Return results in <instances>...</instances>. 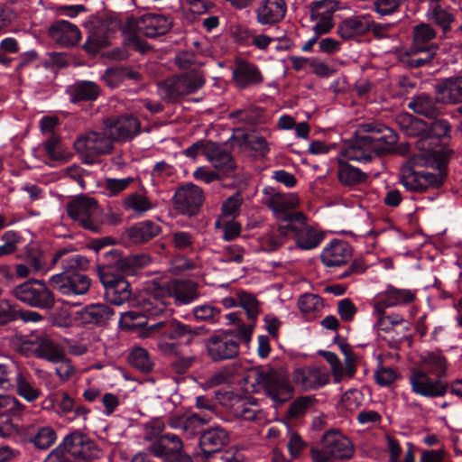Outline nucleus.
<instances>
[{
  "label": "nucleus",
  "instance_id": "nucleus-28",
  "mask_svg": "<svg viewBox=\"0 0 462 462\" xmlns=\"http://www.w3.org/2000/svg\"><path fill=\"white\" fill-rule=\"evenodd\" d=\"M229 441L227 431L220 427L211 428L199 437V448L205 458L219 452Z\"/></svg>",
  "mask_w": 462,
  "mask_h": 462
},
{
  "label": "nucleus",
  "instance_id": "nucleus-61",
  "mask_svg": "<svg viewBox=\"0 0 462 462\" xmlns=\"http://www.w3.org/2000/svg\"><path fill=\"white\" fill-rule=\"evenodd\" d=\"M243 199L239 193H236L235 195L226 199L221 207L222 216L225 217L235 218L238 216L240 207L242 205Z\"/></svg>",
  "mask_w": 462,
  "mask_h": 462
},
{
  "label": "nucleus",
  "instance_id": "nucleus-23",
  "mask_svg": "<svg viewBox=\"0 0 462 462\" xmlns=\"http://www.w3.org/2000/svg\"><path fill=\"white\" fill-rule=\"evenodd\" d=\"M352 256L351 245L343 240L331 241L321 253V261L327 267H337L346 264Z\"/></svg>",
  "mask_w": 462,
  "mask_h": 462
},
{
  "label": "nucleus",
  "instance_id": "nucleus-25",
  "mask_svg": "<svg viewBox=\"0 0 462 462\" xmlns=\"http://www.w3.org/2000/svg\"><path fill=\"white\" fill-rule=\"evenodd\" d=\"M287 12L285 0H263L255 10L256 21L262 25L281 22Z\"/></svg>",
  "mask_w": 462,
  "mask_h": 462
},
{
  "label": "nucleus",
  "instance_id": "nucleus-15",
  "mask_svg": "<svg viewBox=\"0 0 462 462\" xmlns=\"http://www.w3.org/2000/svg\"><path fill=\"white\" fill-rule=\"evenodd\" d=\"M104 125L115 142H125L134 138L140 133L141 124L133 116L107 117L103 120Z\"/></svg>",
  "mask_w": 462,
  "mask_h": 462
},
{
  "label": "nucleus",
  "instance_id": "nucleus-33",
  "mask_svg": "<svg viewBox=\"0 0 462 462\" xmlns=\"http://www.w3.org/2000/svg\"><path fill=\"white\" fill-rule=\"evenodd\" d=\"M66 93L71 103L79 104L97 100L101 94V88L94 81L79 80L69 85Z\"/></svg>",
  "mask_w": 462,
  "mask_h": 462
},
{
  "label": "nucleus",
  "instance_id": "nucleus-21",
  "mask_svg": "<svg viewBox=\"0 0 462 462\" xmlns=\"http://www.w3.org/2000/svg\"><path fill=\"white\" fill-rule=\"evenodd\" d=\"M164 289L177 306L190 304L199 296L198 284L190 280L171 281Z\"/></svg>",
  "mask_w": 462,
  "mask_h": 462
},
{
  "label": "nucleus",
  "instance_id": "nucleus-53",
  "mask_svg": "<svg viewBox=\"0 0 462 462\" xmlns=\"http://www.w3.org/2000/svg\"><path fill=\"white\" fill-rule=\"evenodd\" d=\"M287 240L278 226H273L263 237L262 246L265 251L273 252L281 247Z\"/></svg>",
  "mask_w": 462,
  "mask_h": 462
},
{
  "label": "nucleus",
  "instance_id": "nucleus-32",
  "mask_svg": "<svg viewBox=\"0 0 462 462\" xmlns=\"http://www.w3.org/2000/svg\"><path fill=\"white\" fill-rule=\"evenodd\" d=\"M49 34L54 42L64 47L74 46L80 40L79 29L65 20L54 23L50 27Z\"/></svg>",
  "mask_w": 462,
  "mask_h": 462
},
{
  "label": "nucleus",
  "instance_id": "nucleus-46",
  "mask_svg": "<svg viewBox=\"0 0 462 462\" xmlns=\"http://www.w3.org/2000/svg\"><path fill=\"white\" fill-rule=\"evenodd\" d=\"M31 375L18 370L15 374V384L17 393L29 402H35L41 395V391L34 387L30 381Z\"/></svg>",
  "mask_w": 462,
  "mask_h": 462
},
{
  "label": "nucleus",
  "instance_id": "nucleus-37",
  "mask_svg": "<svg viewBox=\"0 0 462 462\" xmlns=\"http://www.w3.org/2000/svg\"><path fill=\"white\" fill-rule=\"evenodd\" d=\"M107 254L115 257V268L122 274L126 275L133 274L136 270L149 265L152 262V258L145 254H134L124 258L119 256L116 250H111Z\"/></svg>",
  "mask_w": 462,
  "mask_h": 462
},
{
  "label": "nucleus",
  "instance_id": "nucleus-7",
  "mask_svg": "<svg viewBox=\"0 0 462 462\" xmlns=\"http://www.w3.org/2000/svg\"><path fill=\"white\" fill-rule=\"evenodd\" d=\"M67 213L85 229L97 233L100 210L97 202L88 196H79L67 205Z\"/></svg>",
  "mask_w": 462,
  "mask_h": 462
},
{
  "label": "nucleus",
  "instance_id": "nucleus-18",
  "mask_svg": "<svg viewBox=\"0 0 462 462\" xmlns=\"http://www.w3.org/2000/svg\"><path fill=\"white\" fill-rule=\"evenodd\" d=\"M414 291L408 289H398L389 285L374 301V313L383 314L385 309L411 303L415 300Z\"/></svg>",
  "mask_w": 462,
  "mask_h": 462
},
{
  "label": "nucleus",
  "instance_id": "nucleus-17",
  "mask_svg": "<svg viewBox=\"0 0 462 462\" xmlns=\"http://www.w3.org/2000/svg\"><path fill=\"white\" fill-rule=\"evenodd\" d=\"M207 351L213 361L232 359L239 353V341L229 334L213 336L207 342Z\"/></svg>",
  "mask_w": 462,
  "mask_h": 462
},
{
  "label": "nucleus",
  "instance_id": "nucleus-19",
  "mask_svg": "<svg viewBox=\"0 0 462 462\" xmlns=\"http://www.w3.org/2000/svg\"><path fill=\"white\" fill-rule=\"evenodd\" d=\"M293 382L303 390H315L329 382V374L325 367L303 366L294 370Z\"/></svg>",
  "mask_w": 462,
  "mask_h": 462
},
{
  "label": "nucleus",
  "instance_id": "nucleus-22",
  "mask_svg": "<svg viewBox=\"0 0 462 462\" xmlns=\"http://www.w3.org/2000/svg\"><path fill=\"white\" fill-rule=\"evenodd\" d=\"M450 131V125L447 120H434L430 126V134L423 136L416 141L418 150L424 152L425 155L436 158L440 150L437 149L435 144L439 140L446 136Z\"/></svg>",
  "mask_w": 462,
  "mask_h": 462
},
{
  "label": "nucleus",
  "instance_id": "nucleus-2",
  "mask_svg": "<svg viewBox=\"0 0 462 462\" xmlns=\"http://www.w3.org/2000/svg\"><path fill=\"white\" fill-rule=\"evenodd\" d=\"M73 148L82 163L92 165L100 157L110 154L115 146L111 134L103 124L99 130H87L79 134Z\"/></svg>",
  "mask_w": 462,
  "mask_h": 462
},
{
  "label": "nucleus",
  "instance_id": "nucleus-50",
  "mask_svg": "<svg viewBox=\"0 0 462 462\" xmlns=\"http://www.w3.org/2000/svg\"><path fill=\"white\" fill-rule=\"evenodd\" d=\"M24 263L32 269V273H46L49 270L44 254L36 247H31L26 251Z\"/></svg>",
  "mask_w": 462,
  "mask_h": 462
},
{
  "label": "nucleus",
  "instance_id": "nucleus-12",
  "mask_svg": "<svg viewBox=\"0 0 462 462\" xmlns=\"http://www.w3.org/2000/svg\"><path fill=\"white\" fill-rule=\"evenodd\" d=\"M263 193L262 203L272 211L276 220L298 212L296 208L300 205V199L296 194L277 192L272 187H265Z\"/></svg>",
  "mask_w": 462,
  "mask_h": 462
},
{
  "label": "nucleus",
  "instance_id": "nucleus-30",
  "mask_svg": "<svg viewBox=\"0 0 462 462\" xmlns=\"http://www.w3.org/2000/svg\"><path fill=\"white\" fill-rule=\"evenodd\" d=\"M111 307L106 304L96 303L87 305L76 312V319L82 324L102 326L106 324L114 316Z\"/></svg>",
  "mask_w": 462,
  "mask_h": 462
},
{
  "label": "nucleus",
  "instance_id": "nucleus-57",
  "mask_svg": "<svg viewBox=\"0 0 462 462\" xmlns=\"http://www.w3.org/2000/svg\"><path fill=\"white\" fill-rule=\"evenodd\" d=\"M337 0H320L311 4L312 16H325L333 18L336 11L340 9Z\"/></svg>",
  "mask_w": 462,
  "mask_h": 462
},
{
  "label": "nucleus",
  "instance_id": "nucleus-10",
  "mask_svg": "<svg viewBox=\"0 0 462 462\" xmlns=\"http://www.w3.org/2000/svg\"><path fill=\"white\" fill-rule=\"evenodd\" d=\"M409 383L411 392L426 398H437L444 396L448 389V383L440 378H431L422 368H413L409 374Z\"/></svg>",
  "mask_w": 462,
  "mask_h": 462
},
{
  "label": "nucleus",
  "instance_id": "nucleus-40",
  "mask_svg": "<svg viewBox=\"0 0 462 462\" xmlns=\"http://www.w3.org/2000/svg\"><path fill=\"white\" fill-rule=\"evenodd\" d=\"M420 365L428 374L441 380L447 376L448 361L439 352H427L420 356Z\"/></svg>",
  "mask_w": 462,
  "mask_h": 462
},
{
  "label": "nucleus",
  "instance_id": "nucleus-52",
  "mask_svg": "<svg viewBox=\"0 0 462 462\" xmlns=\"http://www.w3.org/2000/svg\"><path fill=\"white\" fill-rule=\"evenodd\" d=\"M149 316L140 310H130L121 313L120 325L128 329H134L136 328L143 327L147 324Z\"/></svg>",
  "mask_w": 462,
  "mask_h": 462
},
{
  "label": "nucleus",
  "instance_id": "nucleus-16",
  "mask_svg": "<svg viewBox=\"0 0 462 462\" xmlns=\"http://www.w3.org/2000/svg\"><path fill=\"white\" fill-rule=\"evenodd\" d=\"M167 300L168 296L164 287L152 282L145 288L140 296V309L149 317H157L167 310Z\"/></svg>",
  "mask_w": 462,
  "mask_h": 462
},
{
  "label": "nucleus",
  "instance_id": "nucleus-24",
  "mask_svg": "<svg viewBox=\"0 0 462 462\" xmlns=\"http://www.w3.org/2000/svg\"><path fill=\"white\" fill-rule=\"evenodd\" d=\"M210 417L199 413L183 415H171L168 424L172 429H180L188 439L194 438L199 431L201 426L209 422Z\"/></svg>",
  "mask_w": 462,
  "mask_h": 462
},
{
  "label": "nucleus",
  "instance_id": "nucleus-42",
  "mask_svg": "<svg viewBox=\"0 0 462 462\" xmlns=\"http://www.w3.org/2000/svg\"><path fill=\"white\" fill-rule=\"evenodd\" d=\"M69 250L63 248L56 252L51 262L56 264L61 261L63 272H77L78 270H86L88 266L87 258L80 254H69Z\"/></svg>",
  "mask_w": 462,
  "mask_h": 462
},
{
  "label": "nucleus",
  "instance_id": "nucleus-63",
  "mask_svg": "<svg viewBox=\"0 0 462 462\" xmlns=\"http://www.w3.org/2000/svg\"><path fill=\"white\" fill-rule=\"evenodd\" d=\"M397 378L398 374L392 367L381 366L374 374V379L381 386H389L393 383Z\"/></svg>",
  "mask_w": 462,
  "mask_h": 462
},
{
  "label": "nucleus",
  "instance_id": "nucleus-51",
  "mask_svg": "<svg viewBox=\"0 0 462 462\" xmlns=\"http://www.w3.org/2000/svg\"><path fill=\"white\" fill-rule=\"evenodd\" d=\"M238 305L246 312L247 318L251 322H254L260 312L259 302L256 298L247 292L237 293Z\"/></svg>",
  "mask_w": 462,
  "mask_h": 462
},
{
  "label": "nucleus",
  "instance_id": "nucleus-11",
  "mask_svg": "<svg viewBox=\"0 0 462 462\" xmlns=\"http://www.w3.org/2000/svg\"><path fill=\"white\" fill-rule=\"evenodd\" d=\"M49 283L59 293L68 297L86 294L90 288V279L79 272H62L52 275Z\"/></svg>",
  "mask_w": 462,
  "mask_h": 462
},
{
  "label": "nucleus",
  "instance_id": "nucleus-5",
  "mask_svg": "<svg viewBox=\"0 0 462 462\" xmlns=\"http://www.w3.org/2000/svg\"><path fill=\"white\" fill-rule=\"evenodd\" d=\"M12 294L20 301L40 309H51L55 299L51 291L42 280H30L12 291Z\"/></svg>",
  "mask_w": 462,
  "mask_h": 462
},
{
  "label": "nucleus",
  "instance_id": "nucleus-31",
  "mask_svg": "<svg viewBox=\"0 0 462 462\" xmlns=\"http://www.w3.org/2000/svg\"><path fill=\"white\" fill-rule=\"evenodd\" d=\"M437 36L434 27L428 23H420L412 29V43L411 53L420 54L421 51L435 47L434 51L439 50V44L433 40Z\"/></svg>",
  "mask_w": 462,
  "mask_h": 462
},
{
  "label": "nucleus",
  "instance_id": "nucleus-35",
  "mask_svg": "<svg viewBox=\"0 0 462 462\" xmlns=\"http://www.w3.org/2000/svg\"><path fill=\"white\" fill-rule=\"evenodd\" d=\"M206 157L212 166L223 174H229L236 169L231 153L216 143H209L206 148Z\"/></svg>",
  "mask_w": 462,
  "mask_h": 462
},
{
  "label": "nucleus",
  "instance_id": "nucleus-14",
  "mask_svg": "<svg viewBox=\"0 0 462 462\" xmlns=\"http://www.w3.org/2000/svg\"><path fill=\"white\" fill-rule=\"evenodd\" d=\"M175 209L183 215H196L204 201L202 189L192 184H187L180 187L173 198Z\"/></svg>",
  "mask_w": 462,
  "mask_h": 462
},
{
  "label": "nucleus",
  "instance_id": "nucleus-59",
  "mask_svg": "<svg viewBox=\"0 0 462 462\" xmlns=\"http://www.w3.org/2000/svg\"><path fill=\"white\" fill-rule=\"evenodd\" d=\"M316 400L311 396H301L294 400L289 407L288 413L292 418H298L314 405Z\"/></svg>",
  "mask_w": 462,
  "mask_h": 462
},
{
  "label": "nucleus",
  "instance_id": "nucleus-34",
  "mask_svg": "<svg viewBox=\"0 0 462 462\" xmlns=\"http://www.w3.org/2000/svg\"><path fill=\"white\" fill-rule=\"evenodd\" d=\"M437 98L442 103L457 104L462 102V76L451 77L439 81L435 86Z\"/></svg>",
  "mask_w": 462,
  "mask_h": 462
},
{
  "label": "nucleus",
  "instance_id": "nucleus-4",
  "mask_svg": "<svg viewBox=\"0 0 462 462\" xmlns=\"http://www.w3.org/2000/svg\"><path fill=\"white\" fill-rule=\"evenodd\" d=\"M420 159L414 156L410 162L402 170L401 182L411 191L422 192L429 188H439L443 183V175L440 171L430 172L427 169H420Z\"/></svg>",
  "mask_w": 462,
  "mask_h": 462
},
{
  "label": "nucleus",
  "instance_id": "nucleus-62",
  "mask_svg": "<svg viewBox=\"0 0 462 462\" xmlns=\"http://www.w3.org/2000/svg\"><path fill=\"white\" fill-rule=\"evenodd\" d=\"M434 48L435 47H431V49L423 50L420 54L411 53L408 61L409 65L412 68H420L430 63L438 51H434Z\"/></svg>",
  "mask_w": 462,
  "mask_h": 462
},
{
  "label": "nucleus",
  "instance_id": "nucleus-8",
  "mask_svg": "<svg viewBox=\"0 0 462 462\" xmlns=\"http://www.w3.org/2000/svg\"><path fill=\"white\" fill-rule=\"evenodd\" d=\"M20 351L25 355H34L38 358L53 364L62 361L65 354L63 347L45 334L32 335L23 339L20 345Z\"/></svg>",
  "mask_w": 462,
  "mask_h": 462
},
{
  "label": "nucleus",
  "instance_id": "nucleus-3",
  "mask_svg": "<svg viewBox=\"0 0 462 462\" xmlns=\"http://www.w3.org/2000/svg\"><path fill=\"white\" fill-rule=\"evenodd\" d=\"M252 376L254 384L276 405L288 402L293 396V387L289 376L282 368H257L252 372Z\"/></svg>",
  "mask_w": 462,
  "mask_h": 462
},
{
  "label": "nucleus",
  "instance_id": "nucleus-60",
  "mask_svg": "<svg viewBox=\"0 0 462 462\" xmlns=\"http://www.w3.org/2000/svg\"><path fill=\"white\" fill-rule=\"evenodd\" d=\"M236 368L233 365H226L215 372L208 379V383L211 387L229 383L235 374Z\"/></svg>",
  "mask_w": 462,
  "mask_h": 462
},
{
  "label": "nucleus",
  "instance_id": "nucleus-55",
  "mask_svg": "<svg viewBox=\"0 0 462 462\" xmlns=\"http://www.w3.org/2000/svg\"><path fill=\"white\" fill-rule=\"evenodd\" d=\"M193 315L198 321L217 322L220 316V310L211 304L199 305L193 308Z\"/></svg>",
  "mask_w": 462,
  "mask_h": 462
},
{
  "label": "nucleus",
  "instance_id": "nucleus-20",
  "mask_svg": "<svg viewBox=\"0 0 462 462\" xmlns=\"http://www.w3.org/2000/svg\"><path fill=\"white\" fill-rule=\"evenodd\" d=\"M147 332L149 335L160 333L170 339L184 338L188 343L197 335L196 331L189 325L174 319L154 323L148 327Z\"/></svg>",
  "mask_w": 462,
  "mask_h": 462
},
{
  "label": "nucleus",
  "instance_id": "nucleus-58",
  "mask_svg": "<svg viewBox=\"0 0 462 462\" xmlns=\"http://www.w3.org/2000/svg\"><path fill=\"white\" fill-rule=\"evenodd\" d=\"M134 181V179L132 177L124 179L106 178L104 180V189L109 196H116L125 190Z\"/></svg>",
  "mask_w": 462,
  "mask_h": 462
},
{
  "label": "nucleus",
  "instance_id": "nucleus-6",
  "mask_svg": "<svg viewBox=\"0 0 462 462\" xmlns=\"http://www.w3.org/2000/svg\"><path fill=\"white\" fill-rule=\"evenodd\" d=\"M205 79L200 72H187L162 82L160 88L163 99L176 101L179 97L197 92Z\"/></svg>",
  "mask_w": 462,
  "mask_h": 462
},
{
  "label": "nucleus",
  "instance_id": "nucleus-13",
  "mask_svg": "<svg viewBox=\"0 0 462 462\" xmlns=\"http://www.w3.org/2000/svg\"><path fill=\"white\" fill-rule=\"evenodd\" d=\"M173 25V20L169 15L146 14L141 16L137 21L129 18L127 26L135 29L137 34H142L149 38H154L167 33Z\"/></svg>",
  "mask_w": 462,
  "mask_h": 462
},
{
  "label": "nucleus",
  "instance_id": "nucleus-64",
  "mask_svg": "<svg viewBox=\"0 0 462 462\" xmlns=\"http://www.w3.org/2000/svg\"><path fill=\"white\" fill-rule=\"evenodd\" d=\"M310 455L313 462H335L337 460L326 445L322 443V440L319 445L310 448Z\"/></svg>",
  "mask_w": 462,
  "mask_h": 462
},
{
  "label": "nucleus",
  "instance_id": "nucleus-56",
  "mask_svg": "<svg viewBox=\"0 0 462 462\" xmlns=\"http://www.w3.org/2000/svg\"><path fill=\"white\" fill-rule=\"evenodd\" d=\"M171 243L176 250L192 252L194 250V236L186 231H176L171 233Z\"/></svg>",
  "mask_w": 462,
  "mask_h": 462
},
{
  "label": "nucleus",
  "instance_id": "nucleus-48",
  "mask_svg": "<svg viewBox=\"0 0 462 462\" xmlns=\"http://www.w3.org/2000/svg\"><path fill=\"white\" fill-rule=\"evenodd\" d=\"M123 208L126 211H133L142 215L152 208L150 199L143 192H133L128 194L123 200Z\"/></svg>",
  "mask_w": 462,
  "mask_h": 462
},
{
  "label": "nucleus",
  "instance_id": "nucleus-26",
  "mask_svg": "<svg viewBox=\"0 0 462 462\" xmlns=\"http://www.w3.org/2000/svg\"><path fill=\"white\" fill-rule=\"evenodd\" d=\"M321 440L337 460L349 459L354 456L355 450L352 443L338 430H328L324 433Z\"/></svg>",
  "mask_w": 462,
  "mask_h": 462
},
{
  "label": "nucleus",
  "instance_id": "nucleus-1",
  "mask_svg": "<svg viewBox=\"0 0 462 462\" xmlns=\"http://www.w3.org/2000/svg\"><path fill=\"white\" fill-rule=\"evenodd\" d=\"M397 142L398 136L391 128L368 123L360 126L357 136L345 143L340 154L349 161L369 162L392 152Z\"/></svg>",
  "mask_w": 462,
  "mask_h": 462
},
{
  "label": "nucleus",
  "instance_id": "nucleus-54",
  "mask_svg": "<svg viewBox=\"0 0 462 462\" xmlns=\"http://www.w3.org/2000/svg\"><path fill=\"white\" fill-rule=\"evenodd\" d=\"M130 364L143 372H150L152 369V362L148 352L143 348L134 349L129 356Z\"/></svg>",
  "mask_w": 462,
  "mask_h": 462
},
{
  "label": "nucleus",
  "instance_id": "nucleus-29",
  "mask_svg": "<svg viewBox=\"0 0 462 462\" xmlns=\"http://www.w3.org/2000/svg\"><path fill=\"white\" fill-rule=\"evenodd\" d=\"M372 16L369 14L355 15L344 19L337 26V32L343 40H351L365 35L370 31Z\"/></svg>",
  "mask_w": 462,
  "mask_h": 462
},
{
  "label": "nucleus",
  "instance_id": "nucleus-49",
  "mask_svg": "<svg viewBox=\"0 0 462 462\" xmlns=\"http://www.w3.org/2000/svg\"><path fill=\"white\" fill-rule=\"evenodd\" d=\"M29 434L31 442L40 449L49 448L57 438L55 430L50 426L32 427Z\"/></svg>",
  "mask_w": 462,
  "mask_h": 462
},
{
  "label": "nucleus",
  "instance_id": "nucleus-43",
  "mask_svg": "<svg viewBox=\"0 0 462 462\" xmlns=\"http://www.w3.org/2000/svg\"><path fill=\"white\" fill-rule=\"evenodd\" d=\"M276 221L278 222L277 226L287 239L291 237L295 239L302 225L308 221V218L302 212L298 211Z\"/></svg>",
  "mask_w": 462,
  "mask_h": 462
},
{
  "label": "nucleus",
  "instance_id": "nucleus-38",
  "mask_svg": "<svg viewBox=\"0 0 462 462\" xmlns=\"http://www.w3.org/2000/svg\"><path fill=\"white\" fill-rule=\"evenodd\" d=\"M337 175L339 182L346 187H355L365 183L368 177L359 168L354 167L342 159L337 162Z\"/></svg>",
  "mask_w": 462,
  "mask_h": 462
},
{
  "label": "nucleus",
  "instance_id": "nucleus-36",
  "mask_svg": "<svg viewBox=\"0 0 462 462\" xmlns=\"http://www.w3.org/2000/svg\"><path fill=\"white\" fill-rule=\"evenodd\" d=\"M60 446L69 457L88 459L92 443L86 435L74 432L67 436Z\"/></svg>",
  "mask_w": 462,
  "mask_h": 462
},
{
  "label": "nucleus",
  "instance_id": "nucleus-45",
  "mask_svg": "<svg viewBox=\"0 0 462 462\" xmlns=\"http://www.w3.org/2000/svg\"><path fill=\"white\" fill-rule=\"evenodd\" d=\"M233 413L236 418L246 421L262 422L264 420V413L255 402H236L233 406Z\"/></svg>",
  "mask_w": 462,
  "mask_h": 462
},
{
  "label": "nucleus",
  "instance_id": "nucleus-27",
  "mask_svg": "<svg viewBox=\"0 0 462 462\" xmlns=\"http://www.w3.org/2000/svg\"><path fill=\"white\" fill-rule=\"evenodd\" d=\"M235 84L239 88H247L263 82V77L259 68L248 61L238 60L232 71Z\"/></svg>",
  "mask_w": 462,
  "mask_h": 462
},
{
  "label": "nucleus",
  "instance_id": "nucleus-47",
  "mask_svg": "<svg viewBox=\"0 0 462 462\" xmlns=\"http://www.w3.org/2000/svg\"><path fill=\"white\" fill-rule=\"evenodd\" d=\"M323 300L312 293H305L298 300V308L307 319H315L323 309Z\"/></svg>",
  "mask_w": 462,
  "mask_h": 462
},
{
  "label": "nucleus",
  "instance_id": "nucleus-44",
  "mask_svg": "<svg viewBox=\"0 0 462 462\" xmlns=\"http://www.w3.org/2000/svg\"><path fill=\"white\" fill-rule=\"evenodd\" d=\"M323 238L321 232L317 230L315 227L309 226L307 222H305L294 240L300 248L311 250L317 247Z\"/></svg>",
  "mask_w": 462,
  "mask_h": 462
},
{
  "label": "nucleus",
  "instance_id": "nucleus-9",
  "mask_svg": "<svg viewBox=\"0 0 462 462\" xmlns=\"http://www.w3.org/2000/svg\"><path fill=\"white\" fill-rule=\"evenodd\" d=\"M98 276L105 287V295L112 304L120 306L130 300L131 285L122 275L114 274L109 266H99Z\"/></svg>",
  "mask_w": 462,
  "mask_h": 462
},
{
  "label": "nucleus",
  "instance_id": "nucleus-41",
  "mask_svg": "<svg viewBox=\"0 0 462 462\" xmlns=\"http://www.w3.org/2000/svg\"><path fill=\"white\" fill-rule=\"evenodd\" d=\"M408 106L414 113L430 119H435L440 114L437 102L427 94L416 96L410 101Z\"/></svg>",
  "mask_w": 462,
  "mask_h": 462
},
{
  "label": "nucleus",
  "instance_id": "nucleus-39",
  "mask_svg": "<svg viewBox=\"0 0 462 462\" xmlns=\"http://www.w3.org/2000/svg\"><path fill=\"white\" fill-rule=\"evenodd\" d=\"M162 231L161 226L152 220H144L134 224L128 229V236L134 243H146Z\"/></svg>",
  "mask_w": 462,
  "mask_h": 462
}]
</instances>
